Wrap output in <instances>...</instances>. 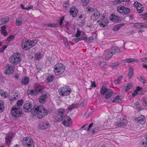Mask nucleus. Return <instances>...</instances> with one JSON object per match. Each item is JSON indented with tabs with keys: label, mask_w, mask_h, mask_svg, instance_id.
Segmentation results:
<instances>
[{
	"label": "nucleus",
	"mask_w": 147,
	"mask_h": 147,
	"mask_svg": "<svg viewBox=\"0 0 147 147\" xmlns=\"http://www.w3.org/2000/svg\"><path fill=\"white\" fill-rule=\"evenodd\" d=\"M32 105L31 102L26 103L24 105V110L26 112L31 111L32 114L36 115H37V116L39 119H41L47 115V112L43 106L42 105L38 106L35 105L32 109Z\"/></svg>",
	"instance_id": "nucleus-1"
},
{
	"label": "nucleus",
	"mask_w": 147,
	"mask_h": 147,
	"mask_svg": "<svg viewBox=\"0 0 147 147\" xmlns=\"http://www.w3.org/2000/svg\"><path fill=\"white\" fill-rule=\"evenodd\" d=\"M58 92L59 94L61 96H66L70 94L71 92V90L69 86H65L59 88Z\"/></svg>",
	"instance_id": "nucleus-2"
},
{
	"label": "nucleus",
	"mask_w": 147,
	"mask_h": 147,
	"mask_svg": "<svg viewBox=\"0 0 147 147\" xmlns=\"http://www.w3.org/2000/svg\"><path fill=\"white\" fill-rule=\"evenodd\" d=\"M22 111L20 107L19 106H13L11 108V114L16 119L18 117H20L22 114Z\"/></svg>",
	"instance_id": "nucleus-3"
},
{
	"label": "nucleus",
	"mask_w": 147,
	"mask_h": 147,
	"mask_svg": "<svg viewBox=\"0 0 147 147\" xmlns=\"http://www.w3.org/2000/svg\"><path fill=\"white\" fill-rule=\"evenodd\" d=\"M65 67L62 64L58 63L54 67V71L56 75H59L62 74L65 70Z\"/></svg>",
	"instance_id": "nucleus-4"
},
{
	"label": "nucleus",
	"mask_w": 147,
	"mask_h": 147,
	"mask_svg": "<svg viewBox=\"0 0 147 147\" xmlns=\"http://www.w3.org/2000/svg\"><path fill=\"white\" fill-rule=\"evenodd\" d=\"M20 55V54L17 53L12 54L9 59L10 62L14 65H16L19 63L21 60Z\"/></svg>",
	"instance_id": "nucleus-5"
},
{
	"label": "nucleus",
	"mask_w": 147,
	"mask_h": 147,
	"mask_svg": "<svg viewBox=\"0 0 147 147\" xmlns=\"http://www.w3.org/2000/svg\"><path fill=\"white\" fill-rule=\"evenodd\" d=\"M22 141L23 145L26 147H34L33 141L30 138H24L23 139Z\"/></svg>",
	"instance_id": "nucleus-6"
},
{
	"label": "nucleus",
	"mask_w": 147,
	"mask_h": 147,
	"mask_svg": "<svg viewBox=\"0 0 147 147\" xmlns=\"http://www.w3.org/2000/svg\"><path fill=\"white\" fill-rule=\"evenodd\" d=\"M117 10L119 13L123 15H127L129 14L130 9L122 5L118 6L117 8Z\"/></svg>",
	"instance_id": "nucleus-7"
},
{
	"label": "nucleus",
	"mask_w": 147,
	"mask_h": 147,
	"mask_svg": "<svg viewBox=\"0 0 147 147\" xmlns=\"http://www.w3.org/2000/svg\"><path fill=\"white\" fill-rule=\"evenodd\" d=\"M65 112V109L63 108H59L57 110V117L55 119L57 121H61L63 119L62 118L64 117V113Z\"/></svg>",
	"instance_id": "nucleus-8"
},
{
	"label": "nucleus",
	"mask_w": 147,
	"mask_h": 147,
	"mask_svg": "<svg viewBox=\"0 0 147 147\" xmlns=\"http://www.w3.org/2000/svg\"><path fill=\"white\" fill-rule=\"evenodd\" d=\"M62 124L66 127H69L71 124V119L69 116L65 115L62 118Z\"/></svg>",
	"instance_id": "nucleus-9"
},
{
	"label": "nucleus",
	"mask_w": 147,
	"mask_h": 147,
	"mask_svg": "<svg viewBox=\"0 0 147 147\" xmlns=\"http://www.w3.org/2000/svg\"><path fill=\"white\" fill-rule=\"evenodd\" d=\"M97 21L98 22H100V25L102 27L107 26L109 23L108 21L106 19L105 16L103 15L100 16V19Z\"/></svg>",
	"instance_id": "nucleus-10"
},
{
	"label": "nucleus",
	"mask_w": 147,
	"mask_h": 147,
	"mask_svg": "<svg viewBox=\"0 0 147 147\" xmlns=\"http://www.w3.org/2000/svg\"><path fill=\"white\" fill-rule=\"evenodd\" d=\"M49 96V95L48 93L46 92H42L39 99V102L41 104L44 103Z\"/></svg>",
	"instance_id": "nucleus-11"
},
{
	"label": "nucleus",
	"mask_w": 147,
	"mask_h": 147,
	"mask_svg": "<svg viewBox=\"0 0 147 147\" xmlns=\"http://www.w3.org/2000/svg\"><path fill=\"white\" fill-rule=\"evenodd\" d=\"M101 16L100 12L96 9L91 14V19L93 21L96 20Z\"/></svg>",
	"instance_id": "nucleus-12"
},
{
	"label": "nucleus",
	"mask_w": 147,
	"mask_h": 147,
	"mask_svg": "<svg viewBox=\"0 0 147 147\" xmlns=\"http://www.w3.org/2000/svg\"><path fill=\"white\" fill-rule=\"evenodd\" d=\"M6 69L5 71V73L6 74L9 75L13 74L14 72V66L11 65H8L6 67Z\"/></svg>",
	"instance_id": "nucleus-13"
},
{
	"label": "nucleus",
	"mask_w": 147,
	"mask_h": 147,
	"mask_svg": "<svg viewBox=\"0 0 147 147\" xmlns=\"http://www.w3.org/2000/svg\"><path fill=\"white\" fill-rule=\"evenodd\" d=\"M134 26L137 29L143 28H147V24H145L143 23L136 22L134 24Z\"/></svg>",
	"instance_id": "nucleus-14"
},
{
	"label": "nucleus",
	"mask_w": 147,
	"mask_h": 147,
	"mask_svg": "<svg viewBox=\"0 0 147 147\" xmlns=\"http://www.w3.org/2000/svg\"><path fill=\"white\" fill-rule=\"evenodd\" d=\"M22 47L24 49L26 50L30 48V47H29V44H30L29 40H27L25 42L24 41H22Z\"/></svg>",
	"instance_id": "nucleus-15"
},
{
	"label": "nucleus",
	"mask_w": 147,
	"mask_h": 147,
	"mask_svg": "<svg viewBox=\"0 0 147 147\" xmlns=\"http://www.w3.org/2000/svg\"><path fill=\"white\" fill-rule=\"evenodd\" d=\"M78 13V10L75 6L72 7L70 9V14L72 17H75Z\"/></svg>",
	"instance_id": "nucleus-16"
},
{
	"label": "nucleus",
	"mask_w": 147,
	"mask_h": 147,
	"mask_svg": "<svg viewBox=\"0 0 147 147\" xmlns=\"http://www.w3.org/2000/svg\"><path fill=\"white\" fill-rule=\"evenodd\" d=\"M13 136L12 134H9L5 138V142L7 145L9 146L11 142V139Z\"/></svg>",
	"instance_id": "nucleus-17"
},
{
	"label": "nucleus",
	"mask_w": 147,
	"mask_h": 147,
	"mask_svg": "<svg viewBox=\"0 0 147 147\" xmlns=\"http://www.w3.org/2000/svg\"><path fill=\"white\" fill-rule=\"evenodd\" d=\"M120 120H121V121L118 122L117 123V125L119 127L126 126V124L125 122L126 121V120L124 118H122Z\"/></svg>",
	"instance_id": "nucleus-18"
},
{
	"label": "nucleus",
	"mask_w": 147,
	"mask_h": 147,
	"mask_svg": "<svg viewBox=\"0 0 147 147\" xmlns=\"http://www.w3.org/2000/svg\"><path fill=\"white\" fill-rule=\"evenodd\" d=\"M49 126V123L47 122L41 123L39 125V127L42 129H47Z\"/></svg>",
	"instance_id": "nucleus-19"
},
{
	"label": "nucleus",
	"mask_w": 147,
	"mask_h": 147,
	"mask_svg": "<svg viewBox=\"0 0 147 147\" xmlns=\"http://www.w3.org/2000/svg\"><path fill=\"white\" fill-rule=\"evenodd\" d=\"M105 52L107 53L105 57V59L106 60L109 59L113 55L111 49H107Z\"/></svg>",
	"instance_id": "nucleus-20"
},
{
	"label": "nucleus",
	"mask_w": 147,
	"mask_h": 147,
	"mask_svg": "<svg viewBox=\"0 0 147 147\" xmlns=\"http://www.w3.org/2000/svg\"><path fill=\"white\" fill-rule=\"evenodd\" d=\"M136 119L138 122L141 124H144L146 122L144 117L143 115L138 116L136 118Z\"/></svg>",
	"instance_id": "nucleus-21"
},
{
	"label": "nucleus",
	"mask_w": 147,
	"mask_h": 147,
	"mask_svg": "<svg viewBox=\"0 0 147 147\" xmlns=\"http://www.w3.org/2000/svg\"><path fill=\"white\" fill-rule=\"evenodd\" d=\"M122 2H129L130 0H114L112 1L111 4L114 5H116L120 4Z\"/></svg>",
	"instance_id": "nucleus-22"
},
{
	"label": "nucleus",
	"mask_w": 147,
	"mask_h": 147,
	"mask_svg": "<svg viewBox=\"0 0 147 147\" xmlns=\"http://www.w3.org/2000/svg\"><path fill=\"white\" fill-rule=\"evenodd\" d=\"M78 108V104L77 103H73L71 105L68 106L67 107L68 110L71 111L73 109H77Z\"/></svg>",
	"instance_id": "nucleus-23"
},
{
	"label": "nucleus",
	"mask_w": 147,
	"mask_h": 147,
	"mask_svg": "<svg viewBox=\"0 0 147 147\" xmlns=\"http://www.w3.org/2000/svg\"><path fill=\"white\" fill-rule=\"evenodd\" d=\"M121 98L119 96H116L113 100H111L109 102L110 103L115 102H118L120 103H122L123 102V101L121 100Z\"/></svg>",
	"instance_id": "nucleus-24"
},
{
	"label": "nucleus",
	"mask_w": 147,
	"mask_h": 147,
	"mask_svg": "<svg viewBox=\"0 0 147 147\" xmlns=\"http://www.w3.org/2000/svg\"><path fill=\"white\" fill-rule=\"evenodd\" d=\"M27 92V94L28 95L31 94L32 95H36L38 94L35 88L34 89L28 90Z\"/></svg>",
	"instance_id": "nucleus-25"
},
{
	"label": "nucleus",
	"mask_w": 147,
	"mask_h": 147,
	"mask_svg": "<svg viewBox=\"0 0 147 147\" xmlns=\"http://www.w3.org/2000/svg\"><path fill=\"white\" fill-rule=\"evenodd\" d=\"M21 83L23 85H26L29 82V78L28 77L25 76L23 77L21 82Z\"/></svg>",
	"instance_id": "nucleus-26"
},
{
	"label": "nucleus",
	"mask_w": 147,
	"mask_h": 147,
	"mask_svg": "<svg viewBox=\"0 0 147 147\" xmlns=\"http://www.w3.org/2000/svg\"><path fill=\"white\" fill-rule=\"evenodd\" d=\"M105 96V98L106 99H108L113 94V90L111 89H109L108 90L106 93Z\"/></svg>",
	"instance_id": "nucleus-27"
},
{
	"label": "nucleus",
	"mask_w": 147,
	"mask_h": 147,
	"mask_svg": "<svg viewBox=\"0 0 147 147\" xmlns=\"http://www.w3.org/2000/svg\"><path fill=\"white\" fill-rule=\"evenodd\" d=\"M111 49L113 55L119 53L120 51V49L117 46L113 47Z\"/></svg>",
	"instance_id": "nucleus-28"
},
{
	"label": "nucleus",
	"mask_w": 147,
	"mask_h": 147,
	"mask_svg": "<svg viewBox=\"0 0 147 147\" xmlns=\"http://www.w3.org/2000/svg\"><path fill=\"white\" fill-rule=\"evenodd\" d=\"M9 18L7 17L0 19V25L3 24L7 22L9 20Z\"/></svg>",
	"instance_id": "nucleus-29"
},
{
	"label": "nucleus",
	"mask_w": 147,
	"mask_h": 147,
	"mask_svg": "<svg viewBox=\"0 0 147 147\" xmlns=\"http://www.w3.org/2000/svg\"><path fill=\"white\" fill-rule=\"evenodd\" d=\"M110 18L112 21L114 22H117L119 20V18L115 15H112L110 17Z\"/></svg>",
	"instance_id": "nucleus-30"
},
{
	"label": "nucleus",
	"mask_w": 147,
	"mask_h": 147,
	"mask_svg": "<svg viewBox=\"0 0 147 147\" xmlns=\"http://www.w3.org/2000/svg\"><path fill=\"white\" fill-rule=\"evenodd\" d=\"M124 23L120 24L115 26L113 28V30L114 31H117L119 30L121 27L124 26Z\"/></svg>",
	"instance_id": "nucleus-31"
},
{
	"label": "nucleus",
	"mask_w": 147,
	"mask_h": 147,
	"mask_svg": "<svg viewBox=\"0 0 147 147\" xmlns=\"http://www.w3.org/2000/svg\"><path fill=\"white\" fill-rule=\"evenodd\" d=\"M108 89L107 88L104 86H102L100 90V93L101 94L103 95H105L107 92Z\"/></svg>",
	"instance_id": "nucleus-32"
},
{
	"label": "nucleus",
	"mask_w": 147,
	"mask_h": 147,
	"mask_svg": "<svg viewBox=\"0 0 147 147\" xmlns=\"http://www.w3.org/2000/svg\"><path fill=\"white\" fill-rule=\"evenodd\" d=\"M133 75V68L131 67H129V72L128 76L129 79H131L132 78Z\"/></svg>",
	"instance_id": "nucleus-33"
},
{
	"label": "nucleus",
	"mask_w": 147,
	"mask_h": 147,
	"mask_svg": "<svg viewBox=\"0 0 147 147\" xmlns=\"http://www.w3.org/2000/svg\"><path fill=\"white\" fill-rule=\"evenodd\" d=\"M134 106L138 111H140L142 110L141 107L140 106L139 102L138 101L136 102L135 103Z\"/></svg>",
	"instance_id": "nucleus-34"
},
{
	"label": "nucleus",
	"mask_w": 147,
	"mask_h": 147,
	"mask_svg": "<svg viewBox=\"0 0 147 147\" xmlns=\"http://www.w3.org/2000/svg\"><path fill=\"white\" fill-rule=\"evenodd\" d=\"M124 61L127 63H130L134 62H137L138 60L136 59L133 58L127 59L124 60Z\"/></svg>",
	"instance_id": "nucleus-35"
},
{
	"label": "nucleus",
	"mask_w": 147,
	"mask_h": 147,
	"mask_svg": "<svg viewBox=\"0 0 147 147\" xmlns=\"http://www.w3.org/2000/svg\"><path fill=\"white\" fill-rule=\"evenodd\" d=\"M42 56V55L40 53L37 52L35 54V59L37 60H40Z\"/></svg>",
	"instance_id": "nucleus-36"
},
{
	"label": "nucleus",
	"mask_w": 147,
	"mask_h": 147,
	"mask_svg": "<svg viewBox=\"0 0 147 147\" xmlns=\"http://www.w3.org/2000/svg\"><path fill=\"white\" fill-rule=\"evenodd\" d=\"M38 93H40L42 92L43 90V88L42 86L38 85L35 87Z\"/></svg>",
	"instance_id": "nucleus-37"
},
{
	"label": "nucleus",
	"mask_w": 147,
	"mask_h": 147,
	"mask_svg": "<svg viewBox=\"0 0 147 147\" xmlns=\"http://www.w3.org/2000/svg\"><path fill=\"white\" fill-rule=\"evenodd\" d=\"M63 42L65 44L66 47L69 48L70 46L69 43L68 41L67 38H64L63 39Z\"/></svg>",
	"instance_id": "nucleus-38"
},
{
	"label": "nucleus",
	"mask_w": 147,
	"mask_h": 147,
	"mask_svg": "<svg viewBox=\"0 0 147 147\" xmlns=\"http://www.w3.org/2000/svg\"><path fill=\"white\" fill-rule=\"evenodd\" d=\"M4 110V102L2 100H0V113L3 112Z\"/></svg>",
	"instance_id": "nucleus-39"
},
{
	"label": "nucleus",
	"mask_w": 147,
	"mask_h": 147,
	"mask_svg": "<svg viewBox=\"0 0 147 147\" xmlns=\"http://www.w3.org/2000/svg\"><path fill=\"white\" fill-rule=\"evenodd\" d=\"M54 78V77L53 75H51L47 78V80L48 82H51L53 81Z\"/></svg>",
	"instance_id": "nucleus-40"
},
{
	"label": "nucleus",
	"mask_w": 147,
	"mask_h": 147,
	"mask_svg": "<svg viewBox=\"0 0 147 147\" xmlns=\"http://www.w3.org/2000/svg\"><path fill=\"white\" fill-rule=\"evenodd\" d=\"M48 27H56L58 26V24L56 23L48 24H46Z\"/></svg>",
	"instance_id": "nucleus-41"
},
{
	"label": "nucleus",
	"mask_w": 147,
	"mask_h": 147,
	"mask_svg": "<svg viewBox=\"0 0 147 147\" xmlns=\"http://www.w3.org/2000/svg\"><path fill=\"white\" fill-rule=\"evenodd\" d=\"M95 9H94L90 7H88L86 8V11L88 12H93Z\"/></svg>",
	"instance_id": "nucleus-42"
},
{
	"label": "nucleus",
	"mask_w": 147,
	"mask_h": 147,
	"mask_svg": "<svg viewBox=\"0 0 147 147\" xmlns=\"http://www.w3.org/2000/svg\"><path fill=\"white\" fill-rule=\"evenodd\" d=\"M22 21L20 20L19 18H18L16 20V24L17 26H20L22 24Z\"/></svg>",
	"instance_id": "nucleus-43"
},
{
	"label": "nucleus",
	"mask_w": 147,
	"mask_h": 147,
	"mask_svg": "<svg viewBox=\"0 0 147 147\" xmlns=\"http://www.w3.org/2000/svg\"><path fill=\"white\" fill-rule=\"evenodd\" d=\"M29 47L30 48L32 47L33 46H34L36 44V40H34V41L31 40H29Z\"/></svg>",
	"instance_id": "nucleus-44"
},
{
	"label": "nucleus",
	"mask_w": 147,
	"mask_h": 147,
	"mask_svg": "<svg viewBox=\"0 0 147 147\" xmlns=\"http://www.w3.org/2000/svg\"><path fill=\"white\" fill-rule=\"evenodd\" d=\"M64 19V17H61L60 19V22L59 23V25L60 27H63V26L62 25V23L63 22V21Z\"/></svg>",
	"instance_id": "nucleus-45"
},
{
	"label": "nucleus",
	"mask_w": 147,
	"mask_h": 147,
	"mask_svg": "<svg viewBox=\"0 0 147 147\" xmlns=\"http://www.w3.org/2000/svg\"><path fill=\"white\" fill-rule=\"evenodd\" d=\"M99 129V128L97 126L95 127L94 128L92 129V133L94 134Z\"/></svg>",
	"instance_id": "nucleus-46"
},
{
	"label": "nucleus",
	"mask_w": 147,
	"mask_h": 147,
	"mask_svg": "<svg viewBox=\"0 0 147 147\" xmlns=\"http://www.w3.org/2000/svg\"><path fill=\"white\" fill-rule=\"evenodd\" d=\"M136 9L138 12L139 13H142L144 10L143 7L139 8L138 7H136Z\"/></svg>",
	"instance_id": "nucleus-47"
},
{
	"label": "nucleus",
	"mask_w": 147,
	"mask_h": 147,
	"mask_svg": "<svg viewBox=\"0 0 147 147\" xmlns=\"http://www.w3.org/2000/svg\"><path fill=\"white\" fill-rule=\"evenodd\" d=\"M131 87V84H127L125 88V91L127 92Z\"/></svg>",
	"instance_id": "nucleus-48"
},
{
	"label": "nucleus",
	"mask_w": 147,
	"mask_h": 147,
	"mask_svg": "<svg viewBox=\"0 0 147 147\" xmlns=\"http://www.w3.org/2000/svg\"><path fill=\"white\" fill-rule=\"evenodd\" d=\"M23 102V101L22 100H19L17 101V104L18 105L17 106H21L22 105Z\"/></svg>",
	"instance_id": "nucleus-49"
},
{
	"label": "nucleus",
	"mask_w": 147,
	"mask_h": 147,
	"mask_svg": "<svg viewBox=\"0 0 147 147\" xmlns=\"http://www.w3.org/2000/svg\"><path fill=\"white\" fill-rule=\"evenodd\" d=\"M69 2L68 1H67V2L64 3L63 5V7L65 8L66 9H67L69 7Z\"/></svg>",
	"instance_id": "nucleus-50"
},
{
	"label": "nucleus",
	"mask_w": 147,
	"mask_h": 147,
	"mask_svg": "<svg viewBox=\"0 0 147 147\" xmlns=\"http://www.w3.org/2000/svg\"><path fill=\"white\" fill-rule=\"evenodd\" d=\"M7 47V45H3L0 49V52H3Z\"/></svg>",
	"instance_id": "nucleus-51"
},
{
	"label": "nucleus",
	"mask_w": 147,
	"mask_h": 147,
	"mask_svg": "<svg viewBox=\"0 0 147 147\" xmlns=\"http://www.w3.org/2000/svg\"><path fill=\"white\" fill-rule=\"evenodd\" d=\"M14 39V36L12 35H11L9 37L7 41V42H9L11 40H13Z\"/></svg>",
	"instance_id": "nucleus-52"
},
{
	"label": "nucleus",
	"mask_w": 147,
	"mask_h": 147,
	"mask_svg": "<svg viewBox=\"0 0 147 147\" xmlns=\"http://www.w3.org/2000/svg\"><path fill=\"white\" fill-rule=\"evenodd\" d=\"M143 101L142 102V104L144 106H147V101L146 99L145 98H143Z\"/></svg>",
	"instance_id": "nucleus-53"
},
{
	"label": "nucleus",
	"mask_w": 147,
	"mask_h": 147,
	"mask_svg": "<svg viewBox=\"0 0 147 147\" xmlns=\"http://www.w3.org/2000/svg\"><path fill=\"white\" fill-rule=\"evenodd\" d=\"M91 85H90V87L92 88L96 87V84L95 82L94 81L93 82L91 81Z\"/></svg>",
	"instance_id": "nucleus-54"
},
{
	"label": "nucleus",
	"mask_w": 147,
	"mask_h": 147,
	"mask_svg": "<svg viewBox=\"0 0 147 147\" xmlns=\"http://www.w3.org/2000/svg\"><path fill=\"white\" fill-rule=\"evenodd\" d=\"M82 2L84 3L83 5H86L89 2V0H82Z\"/></svg>",
	"instance_id": "nucleus-55"
},
{
	"label": "nucleus",
	"mask_w": 147,
	"mask_h": 147,
	"mask_svg": "<svg viewBox=\"0 0 147 147\" xmlns=\"http://www.w3.org/2000/svg\"><path fill=\"white\" fill-rule=\"evenodd\" d=\"M69 22H65V24H64L63 27H64L65 28H66L67 30L69 29V27L68 26L69 24Z\"/></svg>",
	"instance_id": "nucleus-56"
},
{
	"label": "nucleus",
	"mask_w": 147,
	"mask_h": 147,
	"mask_svg": "<svg viewBox=\"0 0 147 147\" xmlns=\"http://www.w3.org/2000/svg\"><path fill=\"white\" fill-rule=\"evenodd\" d=\"M119 63H113L112 64L111 66L113 68H115L119 65Z\"/></svg>",
	"instance_id": "nucleus-57"
},
{
	"label": "nucleus",
	"mask_w": 147,
	"mask_h": 147,
	"mask_svg": "<svg viewBox=\"0 0 147 147\" xmlns=\"http://www.w3.org/2000/svg\"><path fill=\"white\" fill-rule=\"evenodd\" d=\"M79 38H74L72 40V42L74 43H76L79 41Z\"/></svg>",
	"instance_id": "nucleus-58"
},
{
	"label": "nucleus",
	"mask_w": 147,
	"mask_h": 147,
	"mask_svg": "<svg viewBox=\"0 0 147 147\" xmlns=\"http://www.w3.org/2000/svg\"><path fill=\"white\" fill-rule=\"evenodd\" d=\"M81 32L80 30H78L76 34V36L77 37H78L80 35Z\"/></svg>",
	"instance_id": "nucleus-59"
},
{
	"label": "nucleus",
	"mask_w": 147,
	"mask_h": 147,
	"mask_svg": "<svg viewBox=\"0 0 147 147\" xmlns=\"http://www.w3.org/2000/svg\"><path fill=\"white\" fill-rule=\"evenodd\" d=\"M1 34L5 36H6L7 35L8 33L7 31H1Z\"/></svg>",
	"instance_id": "nucleus-60"
},
{
	"label": "nucleus",
	"mask_w": 147,
	"mask_h": 147,
	"mask_svg": "<svg viewBox=\"0 0 147 147\" xmlns=\"http://www.w3.org/2000/svg\"><path fill=\"white\" fill-rule=\"evenodd\" d=\"M6 28L5 26H4L1 27V31H5L6 30Z\"/></svg>",
	"instance_id": "nucleus-61"
},
{
	"label": "nucleus",
	"mask_w": 147,
	"mask_h": 147,
	"mask_svg": "<svg viewBox=\"0 0 147 147\" xmlns=\"http://www.w3.org/2000/svg\"><path fill=\"white\" fill-rule=\"evenodd\" d=\"M93 123H91L89 125L88 128L87 129V131H88L92 128L93 126Z\"/></svg>",
	"instance_id": "nucleus-62"
},
{
	"label": "nucleus",
	"mask_w": 147,
	"mask_h": 147,
	"mask_svg": "<svg viewBox=\"0 0 147 147\" xmlns=\"http://www.w3.org/2000/svg\"><path fill=\"white\" fill-rule=\"evenodd\" d=\"M106 64V63L105 62L103 61H102L100 63H99V65L101 67H102Z\"/></svg>",
	"instance_id": "nucleus-63"
},
{
	"label": "nucleus",
	"mask_w": 147,
	"mask_h": 147,
	"mask_svg": "<svg viewBox=\"0 0 147 147\" xmlns=\"http://www.w3.org/2000/svg\"><path fill=\"white\" fill-rule=\"evenodd\" d=\"M141 60L142 62H147V57L142 58Z\"/></svg>",
	"instance_id": "nucleus-64"
}]
</instances>
